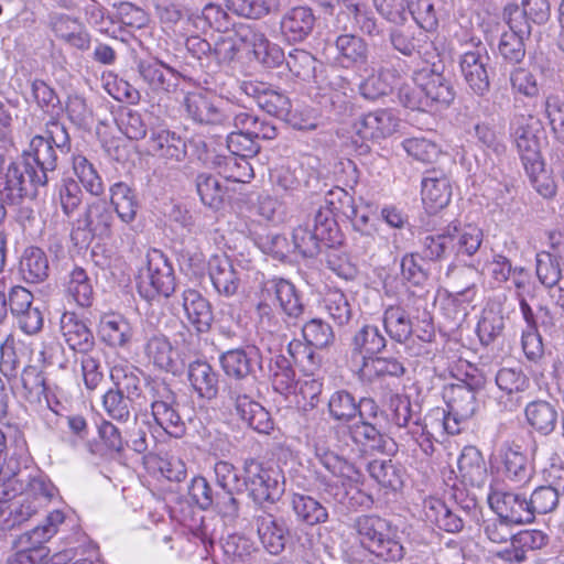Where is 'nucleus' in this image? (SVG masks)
<instances>
[{
	"mask_svg": "<svg viewBox=\"0 0 564 564\" xmlns=\"http://www.w3.org/2000/svg\"><path fill=\"white\" fill-rule=\"evenodd\" d=\"M73 170L79 182L93 195H100L104 191L102 182L93 163L86 156H73Z\"/></svg>",
	"mask_w": 564,
	"mask_h": 564,
	"instance_id": "nucleus-54",
	"label": "nucleus"
},
{
	"mask_svg": "<svg viewBox=\"0 0 564 564\" xmlns=\"http://www.w3.org/2000/svg\"><path fill=\"white\" fill-rule=\"evenodd\" d=\"M403 149L414 160L422 163H433L438 158V145L425 138H410L403 141Z\"/></svg>",
	"mask_w": 564,
	"mask_h": 564,
	"instance_id": "nucleus-61",
	"label": "nucleus"
},
{
	"mask_svg": "<svg viewBox=\"0 0 564 564\" xmlns=\"http://www.w3.org/2000/svg\"><path fill=\"white\" fill-rule=\"evenodd\" d=\"M20 495L39 512L57 496V489L51 480L39 476L31 478Z\"/></svg>",
	"mask_w": 564,
	"mask_h": 564,
	"instance_id": "nucleus-49",
	"label": "nucleus"
},
{
	"mask_svg": "<svg viewBox=\"0 0 564 564\" xmlns=\"http://www.w3.org/2000/svg\"><path fill=\"white\" fill-rule=\"evenodd\" d=\"M315 22V14L310 7L291 8L281 19V34L288 42H301L312 33Z\"/></svg>",
	"mask_w": 564,
	"mask_h": 564,
	"instance_id": "nucleus-17",
	"label": "nucleus"
},
{
	"mask_svg": "<svg viewBox=\"0 0 564 564\" xmlns=\"http://www.w3.org/2000/svg\"><path fill=\"white\" fill-rule=\"evenodd\" d=\"M147 268L139 274L138 290L141 296L153 300L155 296H170L175 289L172 265L160 250H152L147 256Z\"/></svg>",
	"mask_w": 564,
	"mask_h": 564,
	"instance_id": "nucleus-3",
	"label": "nucleus"
},
{
	"mask_svg": "<svg viewBox=\"0 0 564 564\" xmlns=\"http://www.w3.org/2000/svg\"><path fill=\"white\" fill-rule=\"evenodd\" d=\"M531 118L519 116L514 120V142L525 166L538 165L542 161L540 139L530 126Z\"/></svg>",
	"mask_w": 564,
	"mask_h": 564,
	"instance_id": "nucleus-21",
	"label": "nucleus"
},
{
	"mask_svg": "<svg viewBox=\"0 0 564 564\" xmlns=\"http://www.w3.org/2000/svg\"><path fill=\"white\" fill-rule=\"evenodd\" d=\"M48 260L44 251L36 247L28 248L20 261V272L26 282L39 283L48 276Z\"/></svg>",
	"mask_w": 564,
	"mask_h": 564,
	"instance_id": "nucleus-45",
	"label": "nucleus"
},
{
	"mask_svg": "<svg viewBox=\"0 0 564 564\" xmlns=\"http://www.w3.org/2000/svg\"><path fill=\"white\" fill-rule=\"evenodd\" d=\"M395 80L397 73L393 69L379 67L360 83V95L365 99L376 100L391 93Z\"/></svg>",
	"mask_w": 564,
	"mask_h": 564,
	"instance_id": "nucleus-40",
	"label": "nucleus"
},
{
	"mask_svg": "<svg viewBox=\"0 0 564 564\" xmlns=\"http://www.w3.org/2000/svg\"><path fill=\"white\" fill-rule=\"evenodd\" d=\"M259 539L264 549L271 554H279L285 546L286 529L270 513H261L256 518Z\"/></svg>",
	"mask_w": 564,
	"mask_h": 564,
	"instance_id": "nucleus-30",
	"label": "nucleus"
},
{
	"mask_svg": "<svg viewBox=\"0 0 564 564\" xmlns=\"http://www.w3.org/2000/svg\"><path fill=\"white\" fill-rule=\"evenodd\" d=\"M269 377L274 390L280 393L290 392L295 383V371L290 360L282 355H278L271 359Z\"/></svg>",
	"mask_w": 564,
	"mask_h": 564,
	"instance_id": "nucleus-52",
	"label": "nucleus"
},
{
	"mask_svg": "<svg viewBox=\"0 0 564 564\" xmlns=\"http://www.w3.org/2000/svg\"><path fill=\"white\" fill-rule=\"evenodd\" d=\"M24 166L10 163L4 172H0V195L11 204L20 200L25 194Z\"/></svg>",
	"mask_w": 564,
	"mask_h": 564,
	"instance_id": "nucleus-46",
	"label": "nucleus"
},
{
	"mask_svg": "<svg viewBox=\"0 0 564 564\" xmlns=\"http://www.w3.org/2000/svg\"><path fill=\"white\" fill-rule=\"evenodd\" d=\"M411 0H373L377 11L388 21L401 24L410 15Z\"/></svg>",
	"mask_w": 564,
	"mask_h": 564,
	"instance_id": "nucleus-63",
	"label": "nucleus"
},
{
	"mask_svg": "<svg viewBox=\"0 0 564 564\" xmlns=\"http://www.w3.org/2000/svg\"><path fill=\"white\" fill-rule=\"evenodd\" d=\"M423 518L426 522L446 532H459L464 527V520L438 498L430 497L423 502Z\"/></svg>",
	"mask_w": 564,
	"mask_h": 564,
	"instance_id": "nucleus-24",
	"label": "nucleus"
},
{
	"mask_svg": "<svg viewBox=\"0 0 564 564\" xmlns=\"http://www.w3.org/2000/svg\"><path fill=\"white\" fill-rule=\"evenodd\" d=\"M67 292L79 306L87 307L91 304L93 286L87 273L82 268H75L72 271Z\"/></svg>",
	"mask_w": 564,
	"mask_h": 564,
	"instance_id": "nucleus-57",
	"label": "nucleus"
},
{
	"mask_svg": "<svg viewBox=\"0 0 564 564\" xmlns=\"http://www.w3.org/2000/svg\"><path fill=\"white\" fill-rule=\"evenodd\" d=\"M368 471L370 476L384 488L398 490L402 487V470L391 459H375L370 462Z\"/></svg>",
	"mask_w": 564,
	"mask_h": 564,
	"instance_id": "nucleus-50",
	"label": "nucleus"
},
{
	"mask_svg": "<svg viewBox=\"0 0 564 564\" xmlns=\"http://www.w3.org/2000/svg\"><path fill=\"white\" fill-rule=\"evenodd\" d=\"M183 105L187 116L200 124L224 126L229 119L212 97L200 91L188 93Z\"/></svg>",
	"mask_w": 564,
	"mask_h": 564,
	"instance_id": "nucleus-16",
	"label": "nucleus"
},
{
	"mask_svg": "<svg viewBox=\"0 0 564 564\" xmlns=\"http://www.w3.org/2000/svg\"><path fill=\"white\" fill-rule=\"evenodd\" d=\"M113 220L112 209L105 200L89 204L83 216L84 228L99 238L110 237Z\"/></svg>",
	"mask_w": 564,
	"mask_h": 564,
	"instance_id": "nucleus-34",
	"label": "nucleus"
},
{
	"mask_svg": "<svg viewBox=\"0 0 564 564\" xmlns=\"http://www.w3.org/2000/svg\"><path fill=\"white\" fill-rule=\"evenodd\" d=\"M187 377L191 386L200 398L214 399L218 393V375L213 367L204 360L189 364Z\"/></svg>",
	"mask_w": 564,
	"mask_h": 564,
	"instance_id": "nucleus-32",
	"label": "nucleus"
},
{
	"mask_svg": "<svg viewBox=\"0 0 564 564\" xmlns=\"http://www.w3.org/2000/svg\"><path fill=\"white\" fill-rule=\"evenodd\" d=\"M24 170L29 176V181L35 186H43L48 182V172L56 169V151L52 145V141L35 135L29 145L28 151L24 153Z\"/></svg>",
	"mask_w": 564,
	"mask_h": 564,
	"instance_id": "nucleus-5",
	"label": "nucleus"
},
{
	"mask_svg": "<svg viewBox=\"0 0 564 564\" xmlns=\"http://www.w3.org/2000/svg\"><path fill=\"white\" fill-rule=\"evenodd\" d=\"M414 84L424 95L426 108L447 107L455 98L451 80L433 68H422L414 74Z\"/></svg>",
	"mask_w": 564,
	"mask_h": 564,
	"instance_id": "nucleus-10",
	"label": "nucleus"
},
{
	"mask_svg": "<svg viewBox=\"0 0 564 564\" xmlns=\"http://www.w3.org/2000/svg\"><path fill=\"white\" fill-rule=\"evenodd\" d=\"M98 333L102 341L116 348L127 347L133 336L130 323L117 314L102 316L99 323Z\"/></svg>",
	"mask_w": 564,
	"mask_h": 564,
	"instance_id": "nucleus-31",
	"label": "nucleus"
},
{
	"mask_svg": "<svg viewBox=\"0 0 564 564\" xmlns=\"http://www.w3.org/2000/svg\"><path fill=\"white\" fill-rule=\"evenodd\" d=\"M151 392V414L154 422L170 436H183L185 423L174 405L173 393L163 383L153 386Z\"/></svg>",
	"mask_w": 564,
	"mask_h": 564,
	"instance_id": "nucleus-9",
	"label": "nucleus"
},
{
	"mask_svg": "<svg viewBox=\"0 0 564 564\" xmlns=\"http://www.w3.org/2000/svg\"><path fill=\"white\" fill-rule=\"evenodd\" d=\"M59 329L65 341L73 350L86 354L93 349L95 345L94 335L86 323L75 313L66 312L62 315Z\"/></svg>",
	"mask_w": 564,
	"mask_h": 564,
	"instance_id": "nucleus-22",
	"label": "nucleus"
},
{
	"mask_svg": "<svg viewBox=\"0 0 564 564\" xmlns=\"http://www.w3.org/2000/svg\"><path fill=\"white\" fill-rule=\"evenodd\" d=\"M324 308L338 325L347 324L351 318V307L346 295L337 290H329L323 299Z\"/></svg>",
	"mask_w": 564,
	"mask_h": 564,
	"instance_id": "nucleus-55",
	"label": "nucleus"
},
{
	"mask_svg": "<svg viewBox=\"0 0 564 564\" xmlns=\"http://www.w3.org/2000/svg\"><path fill=\"white\" fill-rule=\"evenodd\" d=\"M268 297L274 299L284 314L299 317L303 313V305L295 286L284 279L273 280L263 291Z\"/></svg>",
	"mask_w": 564,
	"mask_h": 564,
	"instance_id": "nucleus-37",
	"label": "nucleus"
},
{
	"mask_svg": "<svg viewBox=\"0 0 564 564\" xmlns=\"http://www.w3.org/2000/svg\"><path fill=\"white\" fill-rule=\"evenodd\" d=\"M258 356L256 347L248 349H231L224 352L220 357V364L225 373L236 379L246 378L252 371V364Z\"/></svg>",
	"mask_w": 564,
	"mask_h": 564,
	"instance_id": "nucleus-44",
	"label": "nucleus"
},
{
	"mask_svg": "<svg viewBox=\"0 0 564 564\" xmlns=\"http://www.w3.org/2000/svg\"><path fill=\"white\" fill-rule=\"evenodd\" d=\"M452 186L445 175L426 176L422 181V200L426 208L436 212L444 208L451 200Z\"/></svg>",
	"mask_w": 564,
	"mask_h": 564,
	"instance_id": "nucleus-35",
	"label": "nucleus"
},
{
	"mask_svg": "<svg viewBox=\"0 0 564 564\" xmlns=\"http://www.w3.org/2000/svg\"><path fill=\"white\" fill-rule=\"evenodd\" d=\"M400 120L393 111L377 109L359 117L354 129L362 140L379 141L397 132Z\"/></svg>",
	"mask_w": 564,
	"mask_h": 564,
	"instance_id": "nucleus-13",
	"label": "nucleus"
},
{
	"mask_svg": "<svg viewBox=\"0 0 564 564\" xmlns=\"http://www.w3.org/2000/svg\"><path fill=\"white\" fill-rule=\"evenodd\" d=\"M137 70L152 97L170 95L180 83V73L156 58L139 59Z\"/></svg>",
	"mask_w": 564,
	"mask_h": 564,
	"instance_id": "nucleus-7",
	"label": "nucleus"
},
{
	"mask_svg": "<svg viewBox=\"0 0 564 564\" xmlns=\"http://www.w3.org/2000/svg\"><path fill=\"white\" fill-rule=\"evenodd\" d=\"M291 506L297 521L306 525L321 524L328 519L327 509L311 496L294 494L292 496Z\"/></svg>",
	"mask_w": 564,
	"mask_h": 564,
	"instance_id": "nucleus-43",
	"label": "nucleus"
},
{
	"mask_svg": "<svg viewBox=\"0 0 564 564\" xmlns=\"http://www.w3.org/2000/svg\"><path fill=\"white\" fill-rule=\"evenodd\" d=\"M451 239L447 227L440 234L424 237L421 242L424 258L437 261L454 253Z\"/></svg>",
	"mask_w": 564,
	"mask_h": 564,
	"instance_id": "nucleus-56",
	"label": "nucleus"
},
{
	"mask_svg": "<svg viewBox=\"0 0 564 564\" xmlns=\"http://www.w3.org/2000/svg\"><path fill=\"white\" fill-rule=\"evenodd\" d=\"M143 352L149 362L160 370L176 373L183 366L180 352L163 334H153L147 338Z\"/></svg>",
	"mask_w": 564,
	"mask_h": 564,
	"instance_id": "nucleus-15",
	"label": "nucleus"
},
{
	"mask_svg": "<svg viewBox=\"0 0 564 564\" xmlns=\"http://www.w3.org/2000/svg\"><path fill=\"white\" fill-rule=\"evenodd\" d=\"M314 455L319 464L334 477L336 481L332 484L326 477H321L322 489L341 501L348 494L347 488H352L361 482L362 474L351 463L330 451L324 444H314Z\"/></svg>",
	"mask_w": 564,
	"mask_h": 564,
	"instance_id": "nucleus-2",
	"label": "nucleus"
},
{
	"mask_svg": "<svg viewBox=\"0 0 564 564\" xmlns=\"http://www.w3.org/2000/svg\"><path fill=\"white\" fill-rule=\"evenodd\" d=\"M149 151L166 161L180 162L186 154V145L174 132L160 130L151 134Z\"/></svg>",
	"mask_w": 564,
	"mask_h": 564,
	"instance_id": "nucleus-33",
	"label": "nucleus"
},
{
	"mask_svg": "<svg viewBox=\"0 0 564 564\" xmlns=\"http://www.w3.org/2000/svg\"><path fill=\"white\" fill-rule=\"evenodd\" d=\"M528 424L542 435L552 433L557 423V411L547 401H532L524 410Z\"/></svg>",
	"mask_w": 564,
	"mask_h": 564,
	"instance_id": "nucleus-39",
	"label": "nucleus"
},
{
	"mask_svg": "<svg viewBox=\"0 0 564 564\" xmlns=\"http://www.w3.org/2000/svg\"><path fill=\"white\" fill-rule=\"evenodd\" d=\"M386 338L380 333L379 328L373 325L364 326L355 336L352 340L354 350L366 355H375L380 352L386 347Z\"/></svg>",
	"mask_w": 564,
	"mask_h": 564,
	"instance_id": "nucleus-53",
	"label": "nucleus"
},
{
	"mask_svg": "<svg viewBox=\"0 0 564 564\" xmlns=\"http://www.w3.org/2000/svg\"><path fill=\"white\" fill-rule=\"evenodd\" d=\"M500 458L506 478L514 486H524L531 480L532 467L519 446L505 445Z\"/></svg>",
	"mask_w": 564,
	"mask_h": 564,
	"instance_id": "nucleus-26",
	"label": "nucleus"
},
{
	"mask_svg": "<svg viewBox=\"0 0 564 564\" xmlns=\"http://www.w3.org/2000/svg\"><path fill=\"white\" fill-rule=\"evenodd\" d=\"M505 329L503 307L500 302H489L477 324V335L482 345H490Z\"/></svg>",
	"mask_w": 564,
	"mask_h": 564,
	"instance_id": "nucleus-36",
	"label": "nucleus"
},
{
	"mask_svg": "<svg viewBox=\"0 0 564 564\" xmlns=\"http://www.w3.org/2000/svg\"><path fill=\"white\" fill-rule=\"evenodd\" d=\"M360 545L386 562L403 558L404 547L395 539V530L389 521L378 516H360L354 522Z\"/></svg>",
	"mask_w": 564,
	"mask_h": 564,
	"instance_id": "nucleus-1",
	"label": "nucleus"
},
{
	"mask_svg": "<svg viewBox=\"0 0 564 564\" xmlns=\"http://www.w3.org/2000/svg\"><path fill=\"white\" fill-rule=\"evenodd\" d=\"M536 275L546 288H554L563 281L558 262L549 252L536 256Z\"/></svg>",
	"mask_w": 564,
	"mask_h": 564,
	"instance_id": "nucleus-62",
	"label": "nucleus"
},
{
	"mask_svg": "<svg viewBox=\"0 0 564 564\" xmlns=\"http://www.w3.org/2000/svg\"><path fill=\"white\" fill-rule=\"evenodd\" d=\"M488 503L496 514L512 524H524L533 521V511L525 495L491 488Z\"/></svg>",
	"mask_w": 564,
	"mask_h": 564,
	"instance_id": "nucleus-8",
	"label": "nucleus"
},
{
	"mask_svg": "<svg viewBox=\"0 0 564 564\" xmlns=\"http://www.w3.org/2000/svg\"><path fill=\"white\" fill-rule=\"evenodd\" d=\"M478 271L475 267L467 265L457 269L452 275L453 291L448 294L447 301L453 304L471 303L476 296V281Z\"/></svg>",
	"mask_w": 564,
	"mask_h": 564,
	"instance_id": "nucleus-38",
	"label": "nucleus"
},
{
	"mask_svg": "<svg viewBox=\"0 0 564 564\" xmlns=\"http://www.w3.org/2000/svg\"><path fill=\"white\" fill-rule=\"evenodd\" d=\"M257 101L259 107L276 117L288 115L291 107L290 100L285 95L269 88L259 91Z\"/></svg>",
	"mask_w": 564,
	"mask_h": 564,
	"instance_id": "nucleus-64",
	"label": "nucleus"
},
{
	"mask_svg": "<svg viewBox=\"0 0 564 564\" xmlns=\"http://www.w3.org/2000/svg\"><path fill=\"white\" fill-rule=\"evenodd\" d=\"M208 275L216 292L226 297L237 295L241 288L242 271L238 270L226 254L210 257Z\"/></svg>",
	"mask_w": 564,
	"mask_h": 564,
	"instance_id": "nucleus-14",
	"label": "nucleus"
},
{
	"mask_svg": "<svg viewBox=\"0 0 564 564\" xmlns=\"http://www.w3.org/2000/svg\"><path fill=\"white\" fill-rule=\"evenodd\" d=\"M293 247L303 257H314L319 251L321 242L317 232L312 230L308 225L297 226L292 234Z\"/></svg>",
	"mask_w": 564,
	"mask_h": 564,
	"instance_id": "nucleus-59",
	"label": "nucleus"
},
{
	"mask_svg": "<svg viewBox=\"0 0 564 564\" xmlns=\"http://www.w3.org/2000/svg\"><path fill=\"white\" fill-rule=\"evenodd\" d=\"M37 511L20 494L0 510V530L11 531L29 521Z\"/></svg>",
	"mask_w": 564,
	"mask_h": 564,
	"instance_id": "nucleus-48",
	"label": "nucleus"
},
{
	"mask_svg": "<svg viewBox=\"0 0 564 564\" xmlns=\"http://www.w3.org/2000/svg\"><path fill=\"white\" fill-rule=\"evenodd\" d=\"M447 229L456 257H471L478 251L482 243L484 232L481 228L475 224L453 221L447 225Z\"/></svg>",
	"mask_w": 564,
	"mask_h": 564,
	"instance_id": "nucleus-23",
	"label": "nucleus"
},
{
	"mask_svg": "<svg viewBox=\"0 0 564 564\" xmlns=\"http://www.w3.org/2000/svg\"><path fill=\"white\" fill-rule=\"evenodd\" d=\"M48 28L65 44L78 51L90 48L91 36L85 24L76 17L53 12L48 15Z\"/></svg>",
	"mask_w": 564,
	"mask_h": 564,
	"instance_id": "nucleus-12",
	"label": "nucleus"
},
{
	"mask_svg": "<svg viewBox=\"0 0 564 564\" xmlns=\"http://www.w3.org/2000/svg\"><path fill=\"white\" fill-rule=\"evenodd\" d=\"M196 189L204 205L214 209L220 208L226 188L218 177L207 173L197 175Z\"/></svg>",
	"mask_w": 564,
	"mask_h": 564,
	"instance_id": "nucleus-51",
	"label": "nucleus"
},
{
	"mask_svg": "<svg viewBox=\"0 0 564 564\" xmlns=\"http://www.w3.org/2000/svg\"><path fill=\"white\" fill-rule=\"evenodd\" d=\"M182 299V305L188 322L197 332H207L213 322L209 302L198 291L193 289L185 290Z\"/></svg>",
	"mask_w": 564,
	"mask_h": 564,
	"instance_id": "nucleus-27",
	"label": "nucleus"
},
{
	"mask_svg": "<svg viewBox=\"0 0 564 564\" xmlns=\"http://www.w3.org/2000/svg\"><path fill=\"white\" fill-rule=\"evenodd\" d=\"M19 395L31 405L46 404L51 409L46 384V378L42 370L36 366H26L21 375L19 384L17 386Z\"/></svg>",
	"mask_w": 564,
	"mask_h": 564,
	"instance_id": "nucleus-19",
	"label": "nucleus"
},
{
	"mask_svg": "<svg viewBox=\"0 0 564 564\" xmlns=\"http://www.w3.org/2000/svg\"><path fill=\"white\" fill-rule=\"evenodd\" d=\"M243 39L252 47L256 58L264 66L275 67L284 62L281 47L270 43L263 33L249 30L243 34Z\"/></svg>",
	"mask_w": 564,
	"mask_h": 564,
	"instance_id": "nucleus-41",
	"label": "nucleus"
},
{
	"mask_svg": "<svg viewBox=\"0 0 564 564\" xmlns=\"http://www.w3.org/2000/svg\"><path fill=\"white\" fill-rule=\"evenodd\" d=\"M337 59L344 67H358L368 62L366 41L352 33L341 34L335 41Z\"/></svg>",
	"mask_w": 564,
	"mask_h": 564,
	"instance_id": "nucleus-28",
	"label": "nucleus"
},
{
	"mask_svg": "<svg viewBox=\"0 0 564 564\" xmlns=\"http://www.w3.org/2000/svg\"><path fill=\"white\" fill-rule=\"evenodd\" d=\"M458 477L466 485L480 488L488 473L481 453L474 446L465 447L457 459Z\"/></svg>",
	"mask_w": 564,
	"mask_h": 564,
	"instance_id": "nucleus-25",
	"label": "nucleus"
},
{
	"mask_svg": "<svg viewBox=\"0 0 564 564\" xmlns=\"http://www.w3.org/2000/svg\"><path fill=\"white\" fill-rule=\"evenodd\" d=\"M243 486L258 502H273L282 495L283 475L278 467H264L260 462L249 458L243 464Z\"/></svg>",
	"mask_w": 564,
	"mask_h": 564,
	"instance_id": "nucleus-4",
	"label": "nucleus"
},
{
	"mask_svg": "<svg viewBox=\"0 0 564 564\" xmlns=\"http://www.w3.org/2000/svg\"><path fill=\"white\" fill-rule=\"evenodd\" d=\"M336 23L343 31L359 29L369 35L377 31L376 19L368 11L366 4L344 0L336 18Z\"/></svg>",
	"mask_w": 564,
	"mask_h": 564,
	"instance_id": "nucleus-20",
	"label": "nucleus"
},
{
	"mask_svg": "<svg viewBox=\"0 0 564 564\" xmlns=\"http://www.w3.org/2000/svg\"><path fill=\"white\" fill-rule=\"evenodd\" d=\"M488 62L486 47L480 43L465 51L459 59L460 72L466 84L478 96H484L489 90Z\"/></svg>",
	"mask_w": 564,
	"mask_h": 564,
	"instance_id": "nucleus-11",
	"label": "nucleus"
},
{
	"mask_svg": "<svg viewBox=\"0 0 564 564\" xmlns=\"http://www.w3.org/2000/svg\"><path fill=\"white\" fill-rule=\"evenodd\" d=\"M236 411L242 421L259 433H269L273 426L269 412L247 395L236 399Z\"/></svg>",
	"mask_w": 564,
	"mask_h": 564,
	"instance_id": "nucleus-42",
	"label": "nucleus"
},
{
	"mask_svg": "<svg viewBox=\"0 0 564 564\" xmlns=\"http://www.w3.org/2000/svg\"><path fill=\"white\" fill-rule=\"evenodd\" d=\"M444 398L448 408L444 427L451 434L458 433L457 425L470 419L477 410L476 392L473 387L463 382L447 387Z\"/></svg>",
	"mask_w": 564,
	"mask_h": 564,
	"instance_id": "nucleus-6",
	"label": "nucleus"
},
{
	"mask_svg": "<svg viewBox=\"0 0 564 564\" xmlns=\"http://www.w3.org/2000/svg\"><path fill=\"white\" fill-rule=\"evenodd\" d=\"M328 410L334 420L348 422L355 419L357 414L362 419L365 416V410H369L370 415L376 416L378 406L371 399H364L358 405L351 393L345 390H339L330 395L328 400Z\"/></svg>",
	"mask_w": 564,
	"mask_h": 564,
	"instance_id": "nucleus-18",
	"label": "nucleus"
},
{
	"mask_svg": "<svg viewBox=\"0 0 564 564\" xmlns=\"http://www.w3.org/2000/svg\"><path fill=\"white\" fill-rule=\"evenodd\" d=\"M405 368L397 358L362 356V364L358 369V376L362 381L373 382L387 377H401Z\"/></svg>",
	"mask_w": 564,
	"mask_h": 564,
	"instance_id": "nucleus-29",
	"label": "nucleus"
},
{
	"mask_svg": "<svg viewBox=\"0 0 564 564\" xmlns=\"http://www.w3.org/2000/svg\"><path fill=\"white\" fill-rule=\"evenodd\" d=\"M383 326L391 339L405 343L413 334L412 322L401 306H389L383 313Z\"/></svg>",
	"mask_w": 564,
	"mask_h": 564,
	"instance_id": "nucleus-47",
	"label": "nucleus"
},
{
	"mask_svg": "<svg viewBox=\"0 0 564 564\" xmlns=\"http://www.w3.org/2000/svg\"><path fill=\"white\" fill-rule=\"evenodd\" d=\"M304 339L316 348L327 347L334 340L332 327L321 318H312L302 327Z\"/></svg>",
	"mask_w": 564,
	"mask_h": 564,
	"instance_id": "nucleus-60",
	"label": "nucleus"
},
{
	"mask_svg": "<svg viewBox=\"0 0 564 564\" xmlns=\"http://www.w3.org/2000/svg\"><path fill=\"white\" fill-rule=\"evenodd\" d=\"M56 199L66 216L73 215L83 203V191L73 178L63 180L57 188Z\"/></svg>",
	"mask_w": 564,
	"mask_h": 564,
	"instance_id": "nucleus-58",
	"label": "nucleus"
}]
</instances>
